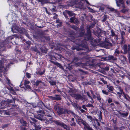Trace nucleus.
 <instances>
[{"mask_svg":"<svg viewBox=\"0 0 130 130\" xmlns=\"http://www.w3.org/2000/svg\"><path fill=\"white\" fill-rule=\"evenodd\" d=\"M73 41L80 47L84 49L86 47V43L85 39L83 40L80 37H78Z\"/></svg>","mask_w":130,"mask_h":130,"instance_id":"f257e3e1","label":"nucleus"},{"mask_svg":"<svg viewBox=\"0 0 130 130\" xmlns=\"http://www.w3.org/2000/svg\"><path fill=\"white\" fill-rule=\"evenodd\" d=\"M123 50L124 51L123 53L124 54L128 53V60L129 63H130V45L124 44L123 47Z\"/></svg>","mask_w":130,"mask_h":130,"instance_id":"f03ea898","label":"nucleus"},{"mask_svg":"<svg viewBox=\"0 0 130 130\" xmlns=\"http://www.w3.org/2000/svg\"><path fill=\"white\" fill-rule=\"evenodd\" d=\"M3 62L0 60V71L5 70V71H7L9 69L10 64L6 63L3 65Z\"/></svg>","mask_w":130,"mask_h":130,"instance_id":"7ed1b4c3","label":"nucleus"},{"mask_svg":"<svg viewBox=\"0 0 130 130\" xmlns=\"http://www.w3.org/2000/svg\"><path fill=\"white\" fill-rule=\"evenodd\" d=\"M102 46L108 49L112 46V44L109 41L106 40L103 42L102 44Z\"/></svg>","mask_w":130,"mask_h":130,"instance_id":"20e7f679","label":"nucleus"},{"mask_svg":"<svg viewBox=\"0 0 130 130\" xmlns=\"http://www.w3.org/2000/svg\"><path fill=\"white\" fill-rule=\"evenodd\" d=\"M8 44L7 40H5L3 42L0 43V50L1 51H5L6 49V45Z\"/></svg>","mask_w":130,"mask_h":130,"instance_id":"39448f33","label":"nucleus"},{"mask_svg":"<svg viewBox=\"0 0 130 130\" xmlns=\"http://www.w3.org/2000/svg\"><path fill=\"white\" fill-rule=\"evenodd\" d=\"M53 122L58 126H60L61 127H63L65 129H67V126L66 124L61 121H59L58 120H54Z\"/></svg>","mask_w":130,"mask_h":130,"instance_id":"423d86ee","label":"nucleus"},{"mask_svg":"<svg viewBox=\"0 0 130 130\" xmlns=\"http://www.w3.org/2000/svg\"><path fill=\"white\" fill-rule=\"evenodd\" d=\"M70 95L77 100L80 99L83 100L84 99L83 97L79 94H70Z\"/></svg>","mask_w":130,"mask_h":130,"instance_id":"0eeeda50","label":"nucleus"},{"mask_svg":"<svg viewBox=\"0 0 130 130\" xmlns=\"http://www.w3.org/2000/svg\"><path fill=\"white\" fill-rule=\"evenodd\" d=\"M117 6L118 7L121 6L123 8L125 7L123 0H116Z\"/></svg>","mask_w":130,"mask_h":130,"instance_id":"6e6552de","label":"nucleus"},{"mask_svg":"<svg viewBox=\"0 0 130 130\" xmlns=\"http://www.w3.org/2000/svg\"><path fill=\"white\" fill-rule=\"evenodd\" d=\"M106 59L109 61L110 62H112L115 61L117 60V58L116 57L113 56L109 55L108 57H106Z\"/></svg>","mask_w":130,"mask_h":130,"instance_id":"1a4fd4ad","label":"nucleus"},{"mask_svg":"<svg viewBox=\"0 0 130 130\" xmlns=\"http://www.w3.org/2000/svg\"><path fill=\"white\" fill-rule=\"evenodd\" d=\"M60 96L61 95H60L56 94L55 95V97L48 96V97L54 100H60L61 99V98L60 97Z\"/></svg>","mask_w":130,"mask_h":130,"instance_id":"9d476101","label":"nucleus"},{"mask_svg":"<svg viewBox=\"0 0 130 130\" xmlns=\"http://www.w3.org/2000/svg\"><path fill=\"white\" fill-rule=\"evenodd\" d=\"M104 32V31L102 30L99 28H97V30L95 33V35L98 37L99 39H101V38H100V37H101V35H102V33Z\"/></svg>","mask_w":130,"mask_h":130,"instance_id":"9b49d317","label":"nucleus"},{"mask_svg":"<svg viewBox=\"0 0 130 130\" xmlns=\"http://www.w3.org/2000/svg\"><path fill=\"white\" fill-rule=\"evenodd\" d=\"M87 36V39L89 41H91L93 40V38L91 36V32L90 29L89 28H86Z\"/></svg>","mask_w":130,"mask_h":130,"instance_id":"f8f14e48","label":"nucleus"},{"mask_svg":"<svg viewBox=\"0 0 130 130\" xmlns=\"http://www.w3.org/2000/svg\"><path fill=\"white\" fill-rule=\"evenodd\" d=\"M119 59L121 60V63L123 64H125L126 63L127 60L125 56L122 55L119 56Z\"/></svg>","mask_w":130,"mask_h":130,"instance_id":"ddd939ff","label":"nucleus"},{"mask_svg":"<svg viewBox=\"0 0 130 130\" xmlns=\"http://www.w3.org/2000/svg\"><path fill=\"white\" fill-rule=\"evenodd\" d=\"M37 1L38 3L40 2L41 5L43 6L45 4L47 3L52 4L53 3L50 2L49 0H36Z\"/></svg>","mask_w":130,"mask_h":130,"instance_id":"4468645a","label":"nucleus"},{"mask_svg":"<svg viewBox=\"0 0 130 130\" xmlns=\"http://www.w3.org/2000/svg\"><path fill=\"white\" fill-rule=\"evenodd\" d=\"M76 121L77 122L78 124L80 125L82 124H83L84 126V128L85 129H86L85 127L89 126L88 124L84 120L82 121H77V120H76Z\"/></svg>","mask_w":130,"mask_h":130,"instance_id":"2eb2a0df","label":"nucleus"},{"mask_svg":"<svg viewBox=\"0 0 130 130\" xmlns=\"http://www.w3.org/2000/svg\"><path fill=\"white\" fill-rule=\"evenodd\" d=\"M11 28L12 32L14 33H16L17 31H18L19 30V27L14 25H12Z\"/></svg>","mask_w":130,"mask_h":130,"instance_id":"dca6fc26","label":"nucleus"},{"mask_svg":"<svg viewBox=\"0 0 130 130\" xmlns=\"http://www.w3.org/2000/svg\"><path fill=\"white\" fill-rule=\"evenodd\" d=\"M118 113L120 114V116L121 117L126 118V117L128 116L129 113L128 111H127L124 112H122L119 111H118Z\"/></svg>","mask_w":130,"mask_h":130,"instance_id":"f3484780","label":"nucleus"},{"mask_svg":"<svg viewBox=\"0 0 130 130\" xmlns=\"http://www.w3.org/2000/svg\"><path fill=\"white\" fill-rule=\"evenodd\" d=\"M57 112L58 113V115L59 116L63 114H65V109L64 110L62 108L60 107V108L57 111Z\"/></svg>","mask_w":130,"mask_h":130,"instance_id":"a211bd4d","label":"nucleus"},{"mask_svg":"<svg viewBox=\"0 0 130 130\" xmlns=\"http://www.w3.org/2000/svg\"><path fill=\"white\" fill-rule=\"evenodd\" d=\"M71 104L75 109H80V107L78 105L77 103H75L74 101Z\"/></svg>","mask_w":130,"mask_h":130,"instance_id":"6ab92c4d","label":"nucleus"},{"mask_svg":"<svg viewBox=\"0 0 130 130\" xmlns=\"http://www.w3.org/2000/svg\"><path fill=\"white\" fill-rule=\"evenodd\" d=\"M1 106H0V109H4L7 107L6 106V103L5 101L2 102L0 103Z\"/></svg>","mask_w":130,"mask_h":130,"instance_id":"aec40b11","label":"nucleus"},{"mask_svg":"<svg viewBox=\"0 0 130 130\" xmlns=\"http://www.w3.org/2000/svg\"><path fill=\"white\" fill-rule=\"evenodd\" d=\"M41 37L42 39H43L44 38L47 41H49L50 39V37L48 36H41ZM41 40L42 41H45V40L43 39L42 40L41 39Z\"/></svg>","mask_w":130,"mask_h":130,"instance_id":"412c9836","label":"nucleus"},{"mask_svg":"<svg viewBox=\"0 0 130 130\" xmlns=\"http://www.w3.org/2000/svg\"><path fill=\"white\" fill-rule=\"evenodd\" d=\"M13 36H14L15 37H17L18 36L16 35H12V36H10L8 37L5 40H7V42H8V43L9 42L11 41L10 40L13 39Z\"/></svg>","mask_w":130,"mask_h":130,"instance_id":"4be33fe9","label":"nucleus"},{"mask_svg":"<svg viewBox=\"0 0 130 130\" xmlns=\"http://www.w3.org/2000/svg\"><path fill=\"white\" fill-rule=\"evenodd\" d=\"M30 50L32 51L36 52L40 54V52L39 51L37 48L35 46L31 47H30Z\"/></svg>","mask_w":130,"mask_h":130,"instance_id":"5701e85b","label":"nucleus"},{"mask_svg":"<svg viewBox=\"0 0 130 130\" xmlns=\"http://www.w3.org/2000/svg\"><path fill=\"white\" fill-rule=\"evenodd\" d=\"M61 55L60 54L55 53V55H54V58L57 59H60L61 58Z\"/></svg>","mask_w":130,"mask_h":130,"instance_id":"b1692460","label":"nucleus"},{"mask_svg":"<svg viewBox=\"0 0 130 130\" xmlns=\"http://www.w3.org/2000/svg\"><path fill=\"white\" fill-rule=\"evenodd\" d=\"M121 35L122 39L121 42H122L123 43L124 39V36H125V32L124 31H121Z\"/></svg>","mask_w":130,"mask_h":130,"instance_id":"393cba45","label":"nucleus"},{"mask_svg":"<svg viewBox=\"0 0 130 130\" xmlns=\"http://www.w3.org/2000/svg\"><path fill=\"white\" fill-rule=\"evenodd\" d=\"M36 118L41 121L45 120L43 117V115L40 114L38 115L36 117Z\"/></svg>","mask_w":130,"mask_h":130,"instance_id":"a878e982","label":"nucleus"},{"mask_svg":"<svg viewBox=\"0 0 130 130\" xmlns=\"http://www.w3.org/2000/svg\"><path fill=\"white\" fill-rule=\"evenodd\" d=\"M88 17L91 20V21H90V22H91L92 21H93V22H94L95 23H96L97 22V21L96 20L94 19L92 15H89Z\"/></svg>","mask_w":130,"mask_h":130,"instance_id":"bb28decb","label":"nucleus"},{"mask_svg":"<svg viewBox=\"0 0 130 130\" xmlns=\"http://www.w3.org/2000/svg\"><path fill=\"white\" fill-rule=\"evenodd\" d=\"M20 122L24 126H26L27 124V122L24 120L23 119H21L20 120Z\"/></svg>","mask_w":130,"mask_h":130,"instance_id":"cd10ccee","label":"nucleus"},{"mask_svg":"<svg viewBox=\"0 0 130 130\" xmlns=\"http://www.w3.org/2000/svg\"><path fill=\"white\" fill-rule=\"evenodd\" d=\"M72 49L73 50L76 49L77 51H80L84 49V48H83L80 47L79 46H78V47H76L73 46L72 47Z\"/></svg>","mask_w":130,"mask_h":130,"instance_id":"c85d7f7f","label":"nucleus"},{"mask_svg":"<svg viewBox=\"0 0 130 130\" xmlns=\"http://www.w3.org/2000/svg\"><path fill=\"white\" fill-rule=\"evenodd\" d=\"M54 55H55V52H50L48 54V56L50 59H52V58L54 57Z\"/></svg>","mask_w":130,"mask_h":130,"instance_id":"c756f323","label":"nucleus"},{"mask_svg":"<svg viewBox=\"0 0 130 130\" xmlns=\"http://www.w3.org/2000/svg\"><path fill=\"white\" fill-rule=\"evenodd\" d=\"M65 113H66V112L69 115L71 114H72V115H74V113L73 111L70 110H68L66 109H65Z\"/></svg>","mask_w":130,"mask_h":130,"instance_id":"7c9ffc66","label":"nucleus"},{"mask_svg":"<svg viewBox=\"0 0 130 130\" xmlns=\"http://www.w3.org/2000/svg\"><path fill=\"white\" fill-rule=\"evenodd\" d=\"M66 12L70 17L74 15L75 14L72 11H70L68 10H66Z\"/></svg>","mask_w":130,"mask_h":130,"instance_id":"2f4dec72","label":"nucleus"},{"mask_svg":"<svg viewBox=\"0 0 130 130\" xmlns=\"http://www.w3.org/2000/svg\"><path fill=\"white\" fill-rule=\"evenodd\" d=\"M40 83H42L43 84V82H42L41 80H37L36 82L34 81L33 82L34 84L37 86H38Z\"/></svg>","mask_w":130,"mask_h":130,"instance_id":"473e14b6","label":"nucleus"},{"mask_svg":"<svg viewBox=\"0 0 130 130\" xmlns=\"http://www.w3.org/2000/svg\"><path fill=\"white\" fill-rule=\"evenodd\" d=\"M96 23L93 22L92 23L90 24L89 26H87V28H89V29H91L93 28Z\"/></svg>","mask_w":130,"mask_h":130,"instance_id":"72a5a7b5","label":"nucleus"},{"mask_svg":"<svg viewBox=\"0 0 130 130\" xmlns=\"http://www.w3.org/2000/svg\"><path fill=\"white\" fill-rule=\"evenodd\" d=\"M79 60L78 57H74L73 58L72 62L75 63Z\"/></svg>","mask_w":130,"mask_h":130,"instance_id":"f704fd0d","label":"nucleus"},{"mask_svg":"<svg viewBox=\"0 0 130 130\" xmlns=\"http://www.w3.org/2000/svg\"><path fill=\"white\" fill-rule=\"evenodd\" d=\"M56 63V64L55 65H56L57 67H59L61 69L63 70V71L64 70V69L63 66H62L61 64L57 62Z\"/></svg>","mask_w":130,"mask_h":130,"instance_id":"c9c22d12","label":"nucleus"},{"mask_svg":"<svg viewBox=\"0 0 130 130\" xmlns=\"http://www.w3.org/2000/svg\"><path fill=\"white\" fill-rule=\"evenodd\" d=\"M34 126L35 130H40L42 127V126L41 125H38L36 124Z\"/></svg>","mask_w":130,"mask_h":130,"instance_id":"e433bc0d","label":"nucleus"},{"mask_svg":"<svg viewBox=\"0 0 130 130\" xmlns=\"http://www.w3.org/2000/svg\"><path fill=\"white\" fill-rule=\"evenodd\" d=\"M42 52L46 53V50L45 47L42 46L40 48Z\"/></svg>","mask_w":130,"mask_h":130,"instance_id":"4c0bfd02","label":"nucleus"},{"mask_svg":"<svg viewBox=\"0 0 130 130\" xmlns=\"http://www.w3.org/2000/svg\"><path fill=\"white\" fill-rule=\"evenodd\" d=\"M108 92L112 93V92L113 91L114 88L113 87L111 86H109V87L108 88Z\"/></svg>","mask_w":130,"mask_h":130,"instance_id":"58836bf2","label":"nucleus"},{"mask_svg":"<svg viewBox=\"0 0 130 130\" xmlns=\"http://www.w3.org/2000/svg\"><path fill=\"white\" fill-rule=\"evenodd\" d=\"M120 54V52L119 50L116 49L114 55L115 56H117Z\"/></svg>","mask_w":130,"mask_h":130,"instance_id":"ea45409f","label":"nucleus"},{"mask_svg":"<svg viewBox=\"0 0 130 130\" xmlns=\"http://www.w3.org/2000/svg\"><path fill=\"white\" fill-rule=\"evenodd\" d=\"M95 94L96 95V98H97V100H98L99 102H100L101 98L100 94H97L96 93Z\"/></svg>","mask_w":130,"mask_h":130,"instance_id":"a19ab883","label":"nucleus"},{"mask_svg":"<svg viewBox=\"0 0 130 130\" xmlns=\"http://www.w3.org/2000/svg\"><path fill=\"white\" fill-rule=\"evenodd\" d=\"M83 84L84 85H92V82H84Z\"/></svg>","mask_w":130,"mask_h":130,"instance_id":"79ce46f5","label":"nucleus"},{"mask_svg":"<svg viewBox=\"0 0 130 130\" xmlns=\"http://www.w3.org/2000/svg\"><path fill=\"white\" fill-rule=\"evenodd\" d=\"M60 107L58 105H56L54 106V108L55 110L57 111L58 110Z\"/></svg>","mask_w":130,"mask_h":130,"instance_id":"37998d69","label":"nucleus"},{"mask_svg":"<svg viewBox=\"0 0 130 130\" xmlns=\"http://www.w3.org/2000/svg\"><path fill=\"white\" fill-rule=\"evenodd\" d=\"M2 112L4 114H6V115H9L10 114V113L9 111L3 110Z\"/></svg>","mask_w":130,"mask_h":130,"instance_id":"c03bdc74","label":"nucleus"},{"mask_svg":"<svg viewBox=\"0 0 130 130\" xmlns=\"http://www.w3.org/2000/svg\"><path fill=\"white\" fill-rule=\"evenodd\" d=\"M103 18L102 20V22H105L107 19V15H104L103 17Z\"/></svg>","mask_w":130,"mask_h":130,"instance_id":"a18cd8bd","label":"nucleus"},{"mask_svg":"<svg viewBox=\"0 0 130 130\" xmlns=\"http://www.w3.org/2000/svg\"><path fill=\"white\" fill-rule=\"evenodd\" d=\"M48 82L52 85H56V83L54 81L52 80V81H48Z\"/></svg>","mask_w":130,"mask_h":130,"instance_id":"49530a36","label":"nucleus"},{"mask_svg":"<svg viewBox=\"0 0 130 130\" xmlns=\"http://www.w3.org/2000/svg\"><path fill=\"white\" fill-rule=\"evenodd\" d=\"M70 125L71 126H76V123L74 121H70Z\"/></svg>","mask_w":130,"mask_h":130,"instance_id":"de8ad7c7","label":"nucleus"},{"mask_svg":"<svg viewBox=\"0 0 130 130\" xmlns=\"http://www.w3.org/2000/svg\"><path fill=\"white\" fill-rule=\"evenodd\" d=\"M85 34V32H80L79 34L80 37H83Z\"/></svg>","mask_w":130,"mask_h":130,"instance_id":"09e8293b","label":"nucleus"},{"mask_svg":"<svg viewBox=\"0 0 130 130\" xmlns=\"http://www.w3.org/2000/svg\"><path fill=\"white\" fill-rule=\"evenodd\" d=\"M44 115L45 116H46L50 117H51L52 116L51 115L50 113H48L46 112H45L44 113Z\"/></svg>","mask_w":130,"mask_h":130,"instance_id":"8fccbe9b","label":"nucleus"},{"mask_svg":"<svg viewBox=\"0 0 130 130\" xmlns=\"http://www.w3.org/2000/svg\"><path fill=\"white\" fill-rule=\"evenodd\" d=\"M102 92L104 94L106 95H108L109 93L108 92H107L106 90H102Z\"/></svg>","mask_w":130,"mask_h":130,"instance_id":"3c124183","label":"nucleus"},{"mask_svg":"<svg viewBox=\"0 0 130 130\" xmlns=\"http://www.w3.org/2000/svg\"><path fill=\"white\" fill-rule=\"evenodd\" d=\"M87 117L89 120H90V122H92L93 120V119L92 117L90 116H87Z\"/></svg>","mask_w":130,"mask_h":130,"instance_id":"603ef678","label":"nucleus"},{"mask_svg":"<svg viewBox=\"0 0 130 130\" xmlns=\"http://www.w3.org/2000/svg\"><path fill=\"white\" fill-rule=\"evenodd\" d=\"M116 13V16L117 17H120V13L118 11L117 9L116 10V11H115V12Z\"/></svg>","mask_w":130,"mask_h":130,"instance_id":"864d4df0","label":"nucleus"},{"mask_svg":"<svg viewBox=\"0 0 130 130\" xmlns=\"http://www.w3.org/2000/svg\"><path fill=\"white\" fill-rule=\"evenodd\" d=\"M45 70H44L43 72H40V71H38L37 73V74H39L40 75H42L44 74L45 72Z\"/></svg>","mask_w":130,"mask_h":130,"instance_id":"5fc2aeb1","label":"nucleus"},{"mask_svg":"<svg viewBox=\"0 0 130 130\" xmlns=\"http://www.w3.org/2000/svg\"><path fill=\"white\" fill-rule=\"evenodd\" d=\"M128 10V9H125V8H123V9L121 11V12L123 13H125L126 12H127Z\"/></svg>","mask_w":130,"mask_h":130,"instance_id":"6e6d98bb","label":"nucleus"},{"mask_svg":"<svg viewBox=\"0 0 130 130\" xmlns=\"http://www.w3.org/2000/svg\"><path fill=\"white\" fill-rule=\"evenodd\" d=\"M70 90L69 91V92L70 93V94H73L72 93L74 91V89L71 88H69Z\"/></svg>","mask_w":130,"mask_h":130,"instance_id":"4d7b16f0","label":"nucleus"},{"mask_svg":"<svg viewBox=\"0 0 130 130\" xmlns=\"http://www.w3.org/2000/svg\"><path fill=\"white\" fill-rule=\"evenodd\" d=\"M53 7H51L50 9L52 11H56V8L55 6H53V5L52 6Z\"/></svg>","mask_w":130,"mask_h":130,"instance_id":"13d9d810","label":"nucleus"},{"mask_svg":"<svg viewBox=\"0 0 130 130\" xmlns=\"http://www.w3.org/2000/svg\"><path fill=\"white\" fill-rule=\"evenodd\" d=\"M86 127V129L85 130H93L92 129L89 125V126H87Z\"/></svg>","mask_w":130,"mask_h":130,"instance_id":"bf43d9fd","label":"nucleus"},{"mask_svg":"<svg viewBox=\"0 0 130 130\" xmlns=\"http://www.w3.org/2000/svg\"><path fill=\"white\" fill-rule=\"evenodd\" d=\"M108 8L111 11H112L113 12H115V11H116V9H115L113 8Z\"/></svg>","mask_w":130,"mask_h":130,"instance_id":"052dcab7","label":"nucleus"},{"mask_svg":"<svg viewBox=\"0 0 130 130\" xmlns=\"http://www.w3.org/2000/svg\"><path fill=\"white\" fill-rule=\"evenodd\" d=\"M70 27L72 28L73 29L76 30H77V27L74 25H73L72 26L70 25Z\"/></svg>","mask_w":130,"mask_h":130,"instance_id":"680f3d73","label":"nucleus"},{"mask_svg":"<svg viewBox=\"0 0 130 130\" xmlns=\"http://www.w3.org/2000/svg\"><path fill=\"white\" fill-rule=\"evenodd\" d=\"M30 83V82L29 81L25 80L24 82V85H27L29 84Z\"/></svg>","mask_w":130,"mask_h":130,"instance_id":"e2e57ef3","label":"nucleus"},{"mask_svg":"<svg viewBox=\"0 0 130 130\" xmlns=\"http://www.w3.org/2000/svg\"><path fill=\"white\" fill-rule=\"evenodd\" d=\"M75 17H74L71 18L70 19V22L71 23H73Z\"/></svg>","mask_w":130,"mask_h":130,"instance_id":"0e129e2a","label":"nucleus"},{"mask_svg":"<svg viewBox=\"0 0 130 130\" xmlns=\"http://www.w3.org/2000/svg\"><path fill=\"white\" fill-rule=\"evenodd\" d=\"M102 69L105 71H108L109 69V67H106L103 68Z\"/></svg>","mask_w":130,"mask_h":130,"instance_id":"69168bd1","label":"nucleus"},{"mask_svg":"<svg viewBox=\"0 0 130 130\" xmlns=\"http://www.w3.org/2000/svg\"><path fill=\"white\" fill-rule=\"evenodd\" d=\"M45 112H44V111L43 110H38V111H37V113H43V114H44V113Z\"/></svg>","mask_w":130,"mask_h":130,"instance_id":"338daca9","label":"nucleus"},{"mask_svg":"<svg viewBox=\"0 0 130 130\" xmlns=\"http://www.w3.org/2000/svg\"><path fill=\"white\" fill-rule=\"evenodd\" d=\"M86 106L87 107H93L94 106L93 105L91 104H88L86 105Z\"/></svg>","mask_w":130,"mask_h":130,"instance_id":"774afa93","label":"nucleus"}]
</instances>
